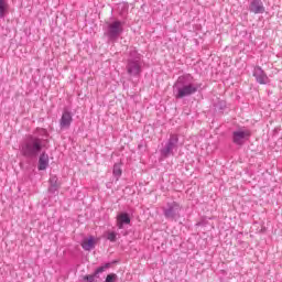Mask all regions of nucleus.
Listing matches in <instances>:
<instances>
[{
	"label": "nucleus",
	"instance_id": "1",
	"mask_svg": "<svg viewBox=\"0 0 282 282\" xmlns=\"http://www.w3.org/2000/svg\"><path fill=\"white\" fill-rule=\"evenodd\" d=\"M50 132L44 128H36L32 134L26 138L20 144V153L26 160H36L43 149H48L50 145Z\"/></svg>",
	"mask_w": 282,
	"mask_h": 282
},
{
	"label": "nucleus",
	"instance_id": "2",
	"mask_svg": "<svg viewBox=\"0 0 282 282\" xmlns=\"http://www.w3.org/2000/svg\"><path fill=\"white\" fill-rule=\"evenodd\" d=\"M202 85L195 83V77L191 74L180 76L173 85V94L176 100L188 98L199 91Z\"/></svg>",
	"mask_w": 282,
	"mask_h": 282
},
{
	"label": "nucleus",
	"instance_id": "3",
	"mask_svg": "<svg viewBox=\"0 0 282 282\" xmlns=\"http://www.w3.org/2000/svg\"><path fill=\"white\" fill-rule=\"evenodd\" d=\"M127 72L129 76H134L137 78L142 74V55H140L135 48L131 50L129 53Z\"/></svg>",
	"mask_w": 282,
	"mask_h": 282
},
{
	"label": "nucleus",
	"instance_id": "4",
	"mask_svg": "<svg viewBox=\"0 0 282 282\" xmlns=\"http://www.w3.org/2000/svg\"><path fill=\"white\" fill-rule=\"evenodd\" d=\"M124 32V23L120 20H115L107 23V30L105 36L108 37V41H118L121 34Z\"/></svg>",
	"mask_w": 282,
	"mask_h": 282
},
{
	"label": "nucleus",
	"instance_id": "5",
	"mask_svg": "<svg viewBox=\"0 0 282 282\" xmlns=\"http://www.w3.org/2000/svg\"><path fill=\"white\" fill-rule=\"evenodd\" d=\"M180 213H182V206L177 202H170L163 207L165 219L177 221L181 217Z\"/></svg>",
	"mask_w": 282,
	"mask_h": 282
},
{
	"label": "nucleus",
	"instance_id": "6",
	"mask_svg": "<svg viewBox=\"0 0 282 282\" xmlns=\"http://www.w3.org/2000/svg\"><path fill=\"white\" fill-rule=\"evenodd\" d=\"M252 132L248 129L237 130L232 132V142L238 147H242L246 143V140L250 139Z\"/></svg>",
	"mask_w": 282,
	"mask_h": 282
},
{
	"label": "nucleus",
	"instance_id": "7",
	"mask_svg": "<svg viewBox=\"0 0 282 282\" xmlns=\"http://www.w3.org/2000/svg\"><path fill=\"white\" fill-rule=\"evenodd\" d=\"M177 142H180V138L177 134H171L167 143L161 150V153L164 158H169V155H173V151L177 149Z\"/></svg>",
	"mask_w": 282,
	"mask_h": 282
},
{
	"label": "nucleus",
	"instance_id": "8",
	"mask_svg": "<svg viewBox=\"0 0 282 282\" xmlns=\"http://www.w3.org/2000/svg\"><path fill=\"white\" fill-rule=\"evenodd\" d=\"M111 268V262H107L106 264L97 268L93 274H88L84 276V282H98L96 279H100L99 274H102L106 270Z\"/></svg>",
	"mask_w": 282,
	"mask_h": 282
},
{
	"label": "nucleus",
	"instance_id": "9",
	"mask_svg": "<svg viewBox=\"0 0 282 282\" xmlns=\"http://www.w3.org/2000/svg\"><path fill=\"white\" fill-rule=\"evenodd\" d=\"M253 76L259 85H268L270 83V77H268V74H265V70L261 66L253 68Z\"/></svg>",
	"mask_w": 282,
	"mask_h": 282
},
{
	"label": "nucleus",
	"instance_id": "10",
	"mask_svg": "<svg viewBox=\"0 0 282 282\" xmlns=\"http://www.w3.org/2000/svg\"><path fill=\"white\" fill-rule=\"evenodd\" d=\"M249 12H252L253 14H263V12H265L263 0H252L249 4Z\"/></svg>",
	"mask_w": 282,
	"mask_h": 282
},
{
	"label": "nucleus",
	"instance_id": "11",
	"mask_svg": "<svg viewBox=\"0 0 282 282\" xmlns=\"http://www.w3.org/2000/svg\"><path fill=\"white\" fill-rule=\"evenodd\" d=\"M73 120L74 118L72 117V112H69L68 110H65L59 120L61 129H69V127H72Z\"/></svg>",
	"mask_w": 282,
	"mask_h": 282
},
{
	"label": "nucleus",
	"instance_id": "12",
	"mask_svg": "<svg viewBox=\"0 0 282 282\" xmlns=\"http://www.w3.org/2000/svg\"><path fill=\"white\" fill-rule=\"evenodd\" d=\"M131 224V217L127 213H121L117 216V227L119 230H122L124 226H129Z\"/></svg>",
	"mask_w": 282,
	"mask_h": 282
},
{
	"label": "nucleus",
	"instance_id": "13",
	"mask_svg": "<svg viewBox=\"0 0 282 282\" xmlns=\"http://www.w3.org/2000/svg\"><path fill=\"white\" fill-rule=\"evenodd\" d=\"M47 166H50V155L44 151L40 154L37 169L39 171H45Z\"/></svg>",
	"mask_w": 282,
	"mask_h": 282
},
{
	"label": "nucleus",
	"instance_id": "14",
	"mask_svg": "<svg viewBox=\"0 0 282 282\" xmlns=\"http://www.w3.org/2000/svg\"><path fill=\"white\" fill-rule=\"evenodd\" d=\"M50 184H51L48 188L50 193H56V191L61 188V185L58 184V176L56 175H53L50 177Z\"/></svg>",
	"mask_w": 282,
	"mask_h": 282
},
{
	"label": "nucleus",
	"instance_id": "15",
	"mask_svg": "<svg viewBox=\"0 0 282 282\" xmlns=\"http://www.w3.org/2000/svg\"><path fill=\"white\" fill-rule=\"evenodd\" d=\"M9 10L10 4L8 3V0H0V19H4Z\"/></svg>",
	"mask_w": 282,
	"mask_h": 282
},
{
	"label": "nucleus",
	"instance_id": "16",
	"mask_svg": "<svg viewBox=\"0 0 282 282\" xmlns=\"http://www.w3.org/2000/svg\"><path fill=\"white\" fill-rule=\"evenodd\" d=\"M112 174L117 180H120V176L122 175V167L120 163H115Z\"/></svg>",
	"mask_w": 282,
	"mask_h": 282
},
{
	"label": "nucleus",
	"instance_id": "17",
	"mask_svg": "<svg viewBox=\"0 0 282 282\" xmlns=\"http://www.w3.org/2000/svg\"><path fill=\"white\" fill-rule=\"evenodd\" d=\"M84 250H91L94 248V238L86 239L82 242Z\"/></svg>",
	"mask_w": 282,
	"mask_h": 282
},
{
	"label": "nucleus",
	"instance_id": "18",
	"mask_svg": "<svg viewBox=\"0 0 282 282\" xmlns=\"http://www.w3.org/2000/svg\"><path fill=\"white\" fill-rule=\"evenodd\" d=\"M107 239H108V241H111L112 243H116V241L118 239V234H116V231H108L107 232Z\"/></svg>",
	"mask_w": 282,
	"mask_h": 282
},
{
	"label": "nucleus",
	"instance_id": "19",
	"mask_svg": "<svg viewBox=\"0 0 282 282\" xmlns=\"http://www.w3.org/2000/svg\"><path fill=\"white\" fill-rule=\"evenodd\" d=\"M118 281V274L116 273H109L107 276H106V281L105 282H116Z\"/></svg>",
	"mask_w": 282,
	"mask_h": 282
}]
</instances>
